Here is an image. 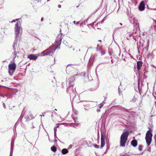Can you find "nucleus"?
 Listing matches in <instances>:
<instances>
[{
	"mask_svg": "<svg viewBox=\"0 0 156 156\" xmlns=\"http://www.w3.org/2000/svg\"><path fill=\"white\" fill-rule=\"evenodd\" d=\"M22 27L20 22H18L15 25L14 28L15 33V40L17 41L18 43V40L20 39L22 31Z\"/></svg>",
	"mask_w": 156,
	"mask_h": 156,
	"instance_id": "1",
	"label": "nucleus"
},
{
	"mask_svg": "<svg viewBox=\"0 0 156 156\" xmlns=\"http://www.w3.org/2000/svg\"><path fill=\"white\" fill-rule=\"evenodd\" d=\"M129 135V132L128 131L124 132L122 134L120 141V146L121 147H125V144Z\"/></svg>",
	"mask_w": 156,
	"mask_h": 156,
	"instance_id": "2",
	"label": "nucleus"
},
{
	"mask_svg": "<svg viewBox=\"0 0 156 156\" xmlns=\"http://www.w3.org/2000/svg\"><path fill=\"white\" fill-rule=\"evenodd\" d=\"M57 48V47H56L55 48L53 49L51 47H50L48 49L39 54L40 56H44L46 55H50L51 54H53Z\"/></svg>",
	"mask_w": 156,
	"mask_h": 156,
	"instance_id": "3",
	"label": "nucleus"
},
{
	"mask_svg": "<svg viewBox=\"0 0 156 156\" xmlns=\"http://www.w3.org/2000/svg\"><path fill=\"white\" fill-rule=\"evenodd\" d=\"M9 73L10 75L12 76L16 70V65L15 63L11 61L8 65Z\"/></svg>",
	"mask_w": 156,
	"mask_h": 156,
	"instance_id": "4",
	"label": "nucleus"
},
{
	"mask_svg": "<svg viewBox=\"0 0 156 156\" xmlns=\"http://www.w3.org/2000/svg\"><path fill=\"white\" fill-rule=\"evenodd\" d=\"M17 41L16 40L14 41L13 42V44L12 45L13 49V52L12 53V55L13 56V59L14 60L16 58L17 54L19 53V51H18V48H17Z\"/></svg>",
	"mask_w": 156,
	"mask_h": 156,
	"instance_id": "5",
	"label": "nucleus"
},
{
	"mask_svg": "<svg viewBox=\"0 0 156 156\" xmlns=\"http://www.w3.org/2000/svg\"><path fill=\"white\" fill-rule=\"evenodd\" d=\"M75 80V76L70 78H67L66 83H68L69 86H72L74 85V81Z\"/></svg>",
	"mask_w": 156,
	"mask_h": 156,
	"instance_id": "6",
	"label": "nucleus"
},
{
	"mask_svg": "<svg viewBox=\"0 0 156 156\" xmlns=\"http://www.w3.org/2000/svg\"><path fill=\"white\" fill-rule=\"evenodd\" d=\"M39 56L40 54H31L27 56V58L29 59L30 60H32L35 61Z\"/></svg>",
	"mask_w": 156,
	"mask_h": 156,
	"instance_id": "7",
	"label": "nucleus"
},
{
	"mask_svg": "<svg viewBox=\"0 0 156 156\" xmlns=\"http://www.w3.org/2000/svg\"><path fill=\"white\" fill-rule=\"evenodd\" d=\"M62 34L58 35L56 39L55 42V44L60 45L61 44V41L62 40Z\"/></svg>",
	"mask_w": 156,
	"mask_h": 156,
	"instance_id": "8",
	"label": "nucleus"
},
{
	"mask_svg": "<svg viewBox=\"0 0 156 156\" xmlns=\"http://www.w3.org/2000/svg\"><path fill=\"white\" fill-rule=\"evenodd\" d=\"M7 30V29L5 27H0V34L3 37L6 34H5V32Z\"/></svg>",
	"mask_w": 156,
	"mask_h": 156,
	"instance_id": "9",
	"label": "nucleus"
},
{
	"mask_svg": "<svg viewBox=\"0 0 156 156\" xmlns=\"http://www.w3.org/2000/svg\"><path fill=\"white\" fill-rule=\"evenodd\" d=\"M101 148H102L103 147L105 144V137L103 136L102 133H101Z\"/></svg>",
	"mask_w": 156,
	"mask_h": 156,
	"instance_id": "10",
	"label": "nucleus"
},
{
	"mask_svg": "<svg viewBox=\"0 0 156 156\" xmlns=\"http://www.w3.org/2000/svg\"><path fill=\"white\" fill-rule=\"evenodd\" d=\"M145 7L144 2V1H142L139 6V10L140 11H143Z\"/></svg>",
	"mask_w": 156,
	"mask_h": 156,
	"instance_id": "11",
	"label": "nucleus"
},
{
	"mask_svg": "<svg viewBox=\"0 0 156 156\" xmlns=\"http://www.w3.org/2000/svg\"><path fill=\"white\" fill-rule=\"evenodd\" d=\"M66 70L67 73L70 74L74 70V68L71 65H68L66 67Z\"/></svg>",
	"mask_w": 156,
	"mask_h": 156,
	"instance_id": "12",
	"label": "nucleus"
},
{
	"mask_svg": "<svg viewBox=\"0 0 156 156\" xmlns=\"http://www.w3.org/2000/svg\"><path fill=\"white\" fill-rule=\"evenodd\" d=\"M145 139L147 146H148L151 144L152 141V137H147V136H146Z\"/></svg>",
	"mask_w": 156,
	"mask_h": 156,
	"instance_id": "13",
	"label": "nucleus"
},
{
	"mask_svg": "<svg viewBox=\"0 0 156 156\" xmlns=\"http://www.w3.org/2000/svg\"><path fill=\"white\" fill-rule=\"evenodd\" d=\"M143 62L140 61H138L137 62V69L138 71L140 70L142 65Z\"/></svg>",
	"mask_w": 156,
	"mask_h": 156,
	"instance_id": "14",
	"label": "nucleus"
},
{
	"mask_svg": "<svg viewBox=\"0 0 156 156\" xmlns=\"http://www.w3.org/2000/svg\"><path fill=\"white\" fill-rule=\"evenodd\" d=\"M131 145L134 147H136L137 145V141L136 140H133L131 142Z\"/></svg>",
	"mask_w": 156,
	"mask_h": 156,
	"instance_id": "15",
	"label": "nucleus"
},
{
	"mask_svg": "<svg viewBox=\"0 0 156 156\" xmlns=\"http://www.w3.org/2000/svg\"><path fill=\"white\" fill-rule=\"evenodd\" d=\"M146 136H147V137H152V134L151 133V132L150 131V130L147 131V132Z\"/></svg>",
	"mask_w": 156,
	"mask_h": 156,
	"instance_id": "16",
	"label": "nucleus"
},
{
	"mask_svg": "<svg viewBox=\"0 0 156 156\" xmlns=\"http://www.w3.org/2000/svg\"><path fill=\"white\" fill-rule=\"evenodd\" d=\"M68 149L66 148H64L62 150V153L63 154H65L68 153Z\"/></svg>",
	"mask_w": 156,
	"mask_h": 156,
	"instance_id": "17",
	"label": "nucleus"
},
{
	"mask_svg": "<svg viewBox=\"0 0 156 156\" xmlns=\"http://www.w3.org/2000/svg\"><path fill=\"white\" fill-rule=\"evenodd\" d=\"M51 150L52 151L55 152L56 151L57 149L55 147L53 146L51 147Z\"/></svg>",
	"mask_w": 156,
	"mask_h": 156,
	"instance_id": "18",
	"label": "nucleus"
},
{
	"mask_svg": "<svg viewBox=\"0 0 156 156\" xmlns=\"http://www.w3.org/2000/svg\"><path fill=\"white\" fill-rule=\"evenodd\" d=\"M120 54H121V51H119V57L120 56ZM123 56V55L122 54V57H119V58L120 59H123V60H124V61H126V59L125 58H123L122 57Z\"/></svg>",
	"mask_w": 156,
	"mask_h": 156,
	"instance_id": "19",
	"label": "nucleus"
},
{
	"mask_svg": "<svg viewBox=\"0 0 156 156\" xmlns=\"http://www.w3.org/2000/svg\"><path fill=\"white\" fill-rule=\"evenodd\" d=\"M70 99L73 98L75 96V95L74 92H73V93H72L71 94L70 93Z\"/></svg>",
	"mask_w": 156,
	"mask_h": 156,
	"instance_id": "20",
	"label": "nucleus"
},
{
	"mask_svg": "<svg viewBox=\"0 0 156 156\" xmlns=\"http://www.w3.org/2000/svg\"><path fill=\"white\" fill-rule=\"evenodd\" d=\"M143 147V146L142 145H139V146L138 147V150L141 151L142 150V148Z\"/></svg>",
	"mask_w": 156,
	"mask_h": 156,
	"instance_id": "21",
	"label": "nucleus"
},
{
	"mask_svg": "<svg viewBox=\"0 0 156 156\" xmlns=\"http://www.w3.org/2000/svg\"><path fill=\"white\" fill-rule=\"evenodd\" d=\"M14 144H11V151H13V148H14Z\"/></svg>",
	"mask_w": 156,
	"mask_h": 156,
	"instance_id": "22",
	"label": "nucleus"
},
{
	"mask_svg": "<svg viewBox=\"0 0 156 156\" xmlns=\"http://www.w3.org/2000/svg\"><path fill=\"white\" fill-rule=\"evenodd\" d=\"M136 98L135 97V96H134L133 98L131 101L133 102H135L136 101Z\"/></svg>",
	"mask_w": 156,
	"mask_h": 156,
	"instance_id": "23",
	"label": "nucleus"
},
{
	"mask_svg": "<svg viewBox=\"0 0 156 156\" xmlns=\"http://www.w3.org/2000/svg\"><path fill=\"white\" fill-rule=\"evenodd\" d=\"M118 90H119V94L120 95L121 94V93L122 92V90H121L120 86L119 87Z\"/></svg>",
	"mask_w": 156,
	"mask_h": 156,
	"instance_id": "24",
	"label": "nucleus"
},
{
	"mask_svg": "<svg viewBox=\"0 0 156 156\" xmlns=\"http://www.w3.org/2000/svg\"><path fill=\"white\" fill-rule=\"evenodd\" d=\"M23 116H22V115H21L20 118L18 120V121H17V122H20V121H21V119H22L23 118Z\"/></svg>",
	"mask_w": 156,
	"mask_h": 156,
	"instance_id": "25",
	"label": "nucleus"
},
{
	"mask_svg": "<svg viewBox=\"0 0 156 156\" xmlns=\"http://www.w3.org/2000/svg\"><path fill=\"white\" fill-rule=\"evenodd\" d=\"M58 127V126H57L55 127L54 128V133H56V131L57 130V128Z\"/></svg>",
	"mask_w": 156,
	"mask_h": 156,
	"instance_id": "26",
	"label": "nucleus"
},
{
	"mask_svg": "<svg viewBox=\"0 0 156 156\" xmlns=\"http://www.w3.org/2000/svg\"><path fill=\"white\" fill-rule=\"evenodd\" d=\"M122 28V27H118L117 28H116L115 29V31L116 32L118 30L121 29Z\"/></svg>",
	"mask_w": 156,
	"mask_h": 156,
	"instance_id": "27",
	"label": "nucleus"
},
{
	"mask_svg": "<svg viewBox=\"0 0 156 156\" xmlns=\"http://www.w3.org/2000/svg\"><path fill=\"white\" fill-rule=\"evenodd\" d=\"M73 146V145L72 144L69 145L68 147V149H71L72 148Z\"/></svg>",
	"mask_w": 156,
	"mask_h": 156,
	"instance_id": "28",
	"label": "nucleus"
},
{
	"mask_svg": "<svg viewBox=\"0 0 156 156\" xmlns=\"http://www.w3.org/2000/svg\"><path fill=\"white\" fill-rule=\"evenodd\" d=\"M4 0H0V5H1L3 2Z\"/></svg>",
	"mask_w": 156,
	"mask_h": 156,
	"instance_id": "29",
	"label": "nucleus"
},
{
	"mask_svg": "<svg viewBox=\"0 0 156 156\" xmlns=\"http://www.w3.org/2000/svg\"><path fill=\"white\" fill-rule=\"evenodd\" d=\"M94 147L95 148H98L99 147V146L97 144H95L94 145Z\"/></svg>",
	"mask_w": 156,
	"mask_h": 156,
	"instance_id": "30",
	"label": "nucleus"
},
{
	"mask_svg": "<svg viewBox=\"0 0 156 156\" xmlns=\"http://www.w3.org/2000/svg\"><path fill=\"white\" fill-rule=\"evenodd\" d=\"M2 105L3 108H6V105L5 103L4 102H2Z\"/></svg>",
	"mask_w": 156,
	"mask_h": 156,
	"instance_id": "31",
	"label": "nucleus"
},
{
	"mask_svg": "<svg viewBox=\"0 0 156 156\" xmlns=\"http://www.w3.org/2000/svg\"><path fill=\"white\" fill-rule=\"evenodd\" d=\"M19 19H16L15 20H13L11 22V23H12L13 22H15L16 21H18Z\"/></svg>",
	"mask_w": 156,
	"mask_h": 156,
	"instance_id": "32",
	"label": "nucleus"
},
{
	"mask_svg": "<svg viewBox=\"0 0 156 156\" xmlns=\"http://www.w3.org/2000/svg\"><path fill=\"white\" fill-rule=\"evenodd\" d=\"M14 141H15L14 139L13 138L11 140V144H14Z\"/></svg>",
	"mask_w": 156,
	"mask_h": 156,
	"instance_id": "33",
	"label": "nucleus"
},
{
	"mask_svg": "<svg viewBox=\"0 0 156 156\" xmlns=\"http://www.w3.org/2000/svg\"><path fill=\"white\" fill-rule=\"evenodd\" d=\"M77 119H74V121L76 123L78 122V121H77Z\"/></svg>",
	"mask_w": 156,
	"mask_h": 156,
	"instance_id": "34",
	"label": "nucleus"
},
{
	"mask_svg": "<svg viewBox=\"0 0 156 156\" xmlns=\"http://www.w3.org/2000/svg\"><path fill=\"white\" fill-rule=\"evenodd\" d=\"M99 105H100L99 106V107L100 108H101V107H102L103 106V105H102V104H100Z\"/></svg>",
	"mask_w": 156,
	"mask_h": 156,
	"instance_id": "35",
	"label": "nucleus"
},
{
	"mask_svg": "<svg viewBox=\"0 0 156 156\" xmlns=\"http://www.w3.org/2000/svg\"><path fill=\"white\" fill-rule=\"evenodd\" d=\"M106 147H107V148L106 149V150H108L109 149L110 146L108 144V145H107Z\"/></svg>",
	"mask_w": 156,
	"mask_h": 156,
	"instance_id": "36",
	"label": "nucleus"
},
{
	"mask_svg": "<svg viewBox=\"0 0 156 156\" xmlns=\"http://www.w3.org/2000/svg\"><path fill=\"white\" fill-rule=\"evenodd\" d=\"M105 100L101 103L100 104H102V105H104V104H105Z\"/></svg>",
	"mask_w": 156,
	"mask_h": 156,
	"instance_id": "37",
	"label": "nucleus"
},
{
	"mask_svg": "<svg viewBox=\"0 0 156 156\" xmlns=\"http://www.w3.org/2000/svg\"><path fill=\"white\" fill-rule=\"evenodd\" d=\"M12 152H13V151H11V150H10V156H12Z\"/></svg>",
	"mask_w": 156,
	"mask_h": 156,
	"instance_id": "38",
	"label": "nucleus"
},
{
	"mask_svg": "<svg viewBox=\"0 0 156 156\" xmlns=\"http://www.w3.org/2000/svg\"><path fill=\"white\" fill-rule=\"evenodd\" d=\"M54 137L55 138H57V136H56V133H54Z\"/></svg>",
	"mask_w": 156,
	"mask_h": 156,
	"instance_id": "39",
	"label": "nucleus"
},
{
	"mask_svg": "<svg viewBox=\"0 0 156 156\" xmlns=\"http://www.w3.org/2000/svg\"><path fill=\"white\" fill-rule=\"evenodd\" d=\"M154 138L155 140H156V133L155 134L154 136Z\"/></svg>",
	"mask_w": 156,
	"mask_h": 156,
	"instance_id": "40",
	"label": "nucleus"
},
{
	"mask_svg": "<svg viewBox=\"0 0 156 156\" xmlns=\"http://www.w3.org/2000/svg\"><path fill=\"white\" fill-rule=\"evenodd\" d=\"M115 33H114L113 34H112V37H113V39H114V35L115 34Z\"/></svg>",
	"mask_w": 156,
	"mask_h": 156,
	"instance_id": "41",
	"label": "nucleus"
},
{
	"mask_svg": "<svg viewBox=\"0 0 156 156\" xmlns=\"http://www.w3.org/2000/svg\"><path fill=\"white\" fill-rule=\"evenodd\" d=\"M58 7L59 8H60L61 7V5H58Z\"/></svg>",
	"mask_w": 156,
	"mask_h": 156,
	"instance_id": "42",
	"label": "nucleus"
},
{
	"mask_svg": "<svg viewBox=\"0 0 156 156\" xmlns=\"http://www.w3.org/2000/svg\"><path fill=\"white\" fill-rule=\"evenodd\" d=\"M43 21V17H42L41 19V22Z\"/></svg>",
	"mask_w": 156,
	"mask_h": 156,
	"instance_id": "43",
	"label": "nucleus"
},
{
	"mask_svg": "<svg viewBox=\"0 0 156 156\" xmlns=\"http://www.w3.org/2000/svg\"><path fill=\"white\" fill-rule=\"evenodd\" d=\"M73 23H74V24H76V21H74L73 22Z\"/></svg>",
	"mask_w": 156,
	"mask_h": 156,
	"instance_id": "44",
	"label": "nucleus"
},
{
	"mask_svg": "<svg viewBox=\"0 0 156 156\" xmlns=\"http://www.w3.org/2000/svg\"><path fill=\"white\" fill-rule=\"evenodd\" d=\"M100 109H97V111L98 112H100Z\"/></svg>",
	"mask_w": 156,
	"mask_h": 156,
	"instance_id": "45",
	"label": "nucleus"
},
{
	"mask_svg": "<svg viewBox=\"0 0 156 156\" xmlns=\"http://www.w3.org/2000/svg\"><path fill=\"white\" fill-rule=\"evenodd\" d=\"M80 23V22H77L76 23V24L77 25H78Z\"/></svg>",
	"mask_w": 156,
	"mask_h": 156,
	"instance_id": "46",
	"label": "nucleus"
},
{
	"mask_svg": "<svg viewBox=\"0 0 156 156\" xmlns=\"http://www.w3.org/2000/svg\"><path fill=\"white\" fill-rule=\"evenodd\" d=\"M98 65L97 66V67L96 68V69H95L96 72V70H97V68L98 67Z\"/></svg>",
	"mask_w": 156,
	"mask_h": 156,
	"instance_id": "47",
	"label": "nucleus"
},
{
	"mask_svg": "<svg viewBox=\"0 0 156 156\" xmlns=\"http://www.w3.org/2000/svg\"><path fill=\"white\" fill-rule=\"evenodd\" d=\"M54 141H55V142H57V140H56V139H55V140Z\"/></svg>",
	"mask_w": 156,
	"mask_h": 156,
	"instance_id": "48",
	"label": "nucleus"
},
{
	"mask_svg": "<svg viewBox=\"0 0 156 156\" xmlns=\"http://www.w3.org/2000/svg\"><path fill=\"white\" fill-rule=\"evenodd\" d=\"M40 116H41V117H42V116H44V115H40Z\"/></svg>",
	"mask_w": 156,
	"mask_h": 156,
	"instance_id": "49",
	"label": "nucleus"
},
{
	"mask_svg": "<svg viewBox=\"0 0 156 156\" xmlns=\"http://www.w3.org/2000/svg\"><path fill=\"white\" fill-rule=\"evenodd\" d=\"M119 24H120V25L121 26H122V23H120Z\"/></svg>",
	"mask_w": 156,
	"mask_h": 156,
	"instance_id": "50",
	"label": "nucleus"
},
{
	"mask_svg": "<svg viewBox=\"0 0 156 156\" xmlns=\"http://www.w3.org/2000/svg\"><path fill=\"white\" fill-rule=\"evenodd\" d=\"M69 88H67V91H69Z\"/></svg>",
	"mask_w": 156,
	"mask_h": 156,
	"instance_id": "51",
	"label": "nucleus"
},
{
	"mask_svg": "<svg viewBox=\"0 0 156 156\" xmlns=\"http://www.w3.org/2000/svg\"><path fill=\"white\" fill-rule=\"evenodd\" d=\"M35 127L34 126H32V128H34Z\"/></svg>",
	"mask_w": 156,
	"mask_h": 156,
	"instance_id": "52",
	"label": "nucleus"
},
{
	"mask_svg": "<svg viewBox=\"0 0 156 156\" xmlns=\"http://www.w3.org/2000/svg\"><path fill=\"white\" fill-rule=\"evenodd\" d=\"M155 146L156 147V140H155Z\"/></svg>",
	"mask_w": 156,
	"mask_h": 156,
	"instance_id": "53",
	"label": "nucleus"
},
{
	"mask_svg": "<svg viewBox=\"0 0 156 156\" xmlns=\"http://www.w3.org/2000/svg\"><path fill=\"white\" fill-rule=\"evenodd\" d=\"M111 62H112V63H113V60H111Z\"/></svg>",
	"mask_w": 156,
	"mask_h": 156,
	"instance_id": "54",
	"label": "nucleus"
},
{
	"mask_svg": "<svg viewBox=\"0 0 156 156\" xmlns=\"http://www.w3.org/2000/svg\"><path fill=\"white\" fill-rule=\"evenodd\" d=\"M144 49H146V48H144ZM146 50H147V49H148V48H146Z\"/></svg>",
	"mask_w": 156,
	"mask_h": 156,
	"instance_id": "55",
	"label": "nucleus"
},
{
	"mask_svg": "<svg viewBox=\"0 0 156 156\" xmlns=\"http://www.w3.org/2000/svg\"><path fill=\"white\" fill-rule=\"evenodd\" d=\"M84 102H88V101H84Z\"/></svg>",
	"mask_w": 156,
	"mask_h": 156,
	"instance_id": "56",
	"label": "nucleus"
},
{
	"mask_svg": "<svg viewBox=\"0 0 156 156\" xmlns=\"http://www.w3.org/2000/svg\"><path fill=\"white\" fill-rule=\"evenodd\" d=\"M0 96H2L3 95L2 94H0Z\"/></svg>",
	"mask_w": 156,
	"mask_h": 156,
	"instance_id": "57",
	"label": "nucleus"
},
{
	"mask_svg": "<svg viewBox=\"0 0 156 156\" xmlns=\"http://www.w3.org/2000/svg\"><path fill=\"white\" fill-rule=\"evenodd\" d=\"M102 22H103V20H102V21H101V23H102Z\"/></svg>",
	"mask_w": 156,
	"mask_h": 156,
	"instance_id": "58",
	"label": "nucleus"
},
{
	"mask_svg": "<svg viewBox=\"0 0 156 156\" xmlns=\"http://www.w3.org/2000/svg\"><path fill=\"white\" fill-rule=\"evenodd\" d=\"M97 46H98H98H99V44H98L97 45Z\"/></svg>",
	"mask_w": 156,
	"mask_h": 156,
	"instance_id": "59",
	"label": "nucleus"
},
{
	"mask_svg": "<svg viewBox=\"0 0 156 156\" xmlns=\"http://www.w3.org/2000/svg\"><path fill=\"white\" fill-rule=\"evenodd\" d=\"M99 41H100V42H101V40H99Z\"/></svg>",
	"mask_w": 156,
	"mask_h": 156,
	"instance_id": "60",
	"label": "nucleus"
},
{
	"mask_svg": "<svg viewBox=\"0 0 156 156\" xmlns=\"http://www.w3.org/2000/svg\"><path fill=\"white\" fill-rule=\"evenodd\" d=\"M155 23L156 24V21H155Z\"/></svg>",
	"mask_w": 156,
	"mask_h": 156,
	"instance_id": "61",
	"label": "nucleus"
},
{
	"mask_svg": "<svg viewBox=\"0 0 156 156\" xmlns=\"http://www.w3.org/2000/svg\"><path fill=\"white\" fill-rule=\"evenodd\" d=\"M79 51H80V49H79Z\"/></svg>",
	"mask_w": 156,
	"mask_h": 156,
	"instance_id": "62",
	"label": "nucleus"
},
{
	"mask_svg": "<svg viewBox=\"0 0 156 156\" xmlns=\"http://www.w3.org/2000/svg\"><path fill=\"white\" fill-rule=\"evenodd\" d=\"M49 0H47V1H48H48H49Z\"/></svg>",
	"mask_w": 156,
	"mask_h": 156,
	"instance_id": "63",
	"label": "nucleus"
},
{
	"mask_svg": "<svg viewBox=\"0 0 156 156\" xmlns=\"http://www.w3.org/2000/svg\"><path fill=\"white\" fill-rule=\"evenodd\" d=\"M55 110H57V109H55Z\"/></svg>",
	"mask_w": 156,
	"mask_h": 156,
	"instance_id": "64",
	"label": "nucleus"
}]
</instances>
